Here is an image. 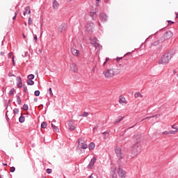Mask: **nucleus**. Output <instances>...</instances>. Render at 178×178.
Here are the masks:
<instances>
[{
	"instance_id": "f8f14e48",
	"label": "nucleus",
	"mask_w": 178,
	"mask_h": 178,
	"mask_svg": "<svg viewBox=\"0 0 178 178\" xmlns=\"http://www.w3.org/2000/svg\"><path fill=\"white\" fill-rule=\"evenodd\" d=\"M71 52L74 56H76V58H79L80 56V51L76 49L71 48Z\"/></svg>"
},
{
	"instance_id": "c85d7f7f",
	"label": "nucleus",
	"mask_w": 178,
	"mask_h": 178,
	"mask_svg": "<svg viewBox=\"0 0 178 178\" xmlns=\"http://www.w3.org/2000/svg\"><path fill=\"white\" fill-rule=\"evenodd\" d=\"M23 109H24V111H29V105L24 104Z\"/></svg>"
},
{
	"instance_id": "49530a36",
	"label": "nucleus",
	"mask_w": 178,
	"mask_h": 178,
	"mask_svg": "<svg viewBox=\"0 0 178 178\" xmlns=\"http://www.w3.org/2000/svg\"><path fill=\"white\" fill-rule=\"evenodd\" d=\"M162 134L168 135V134H169V131H163V132L162 133Z\"/></svg>"
},
{
	"instance_id": "a19ab883",
	"label": "nucleus",
	"mask_w": 178,
	"mask_h": 178,
	"mask_svg": "<svg viewBox=\"0 0 178 178\" xmlns=\"http://www.w3.org/2000/svg\"><path fill=\"white\" fill-rule=\"evenodd\" d=\"M47 173H48L49 175H50V173H52V170L51 169H47Z\"/></svg>"
},
{
	"instance_id": "cd10ccee",
	"label": "nucleus",
	"mask_w": 178,
	"mask_h": 178,
	"mask_svg": "<svg viewBox=\"0 0 178 178\" xmlns=\"http://www.w3.org/2000/svg\"><path fill=\"white\" fill-rule=\"evenodd\" d=\"M28 80H33L34 79V74L28 75Z\"/></svg>"
},
{
	"instance_id": "7c9ffc66",
	"label": "nucleus",
	"mask_w": 178,
	"mask_h": 178,
	"mask_svg": "<svg viewBox=\"0 0 178 178\" xmlns=\"http://www.w3.org/2000/svg\"><path fill=\"white\" fill-rule=\"evenodd\" d=\"M90 42L91 44H92V45H94L95 43L97 42V38H94L93 40H91Z\"/></svg>"
},
{
	"instance_id": "c03bdc74",
	"label": "nucleus",
	"mask_w": 178,
	"mask_h": 178,
	"mask_svg": "<svg viewBox=\"0 0 178 178\" xmlns=\"http://www.w3.org/2000/svg\"><path fill=\"white\" fill-rule=\"evenodd\" d=\"M15 92V90H10V92H9V95H13V93Z\"/></svg>"
},
{
	"instance_id": "a18cd8bd",
	"label": "nucleus",
	"mask_w": 178,
	"mask_h": 178,
	"mask_svg": "<svg viewBox=\"0 0 178 178\" xmlns=\"http://www.w3.org/2000/svg\"><path fill=\"white\" fill-rule=\"evenodd\" d=\"M152 118H156V115H154V116H150V117H147L145 119H151Z\"/></svg>"
},
{
	"instance_id": "393cba45",
	"label": "nucleus",
	"mask_w": 178,
	"mask_h": 178,
	"mask_svg": "<svg viewBox=\"0 0 178 178\" xmlns=\"http://www.w3.org/2000/svg\"><path fill=\"white\" fill-rule=\"evenodd\" d=\"M24 116H20L19 118V123H24Z\"/></svg>"
},
{
	"instance_id": "2eb2a0df",
	"label": "nucleus",
	"mask_w": 178,
	"mask_h": 178,
	"mask_svg": "<svg viewBox=\"0 0 178 178\" xmlns=\"http://www.w3.org/2000/svg\"><path fill=\"white\" fill-rule=\"evenodd\" d=\"M119 103L121 105H126L127 104V100H126V98H124V97L120 95L119 98Z\"/></svg>"
},
{
	"instance_id": "680f3d73",
	"label": "nucleus",
	"mask_w": 178,
	"mask_h": 178,
	"mask_svg": "<svg viewBox=\"0 0 178 178\" xmlns=\"http://www.w3.org/2000/svg\"><path fill=\"white\" fill-rule=\"evenodd\" d=\"M88 178H94L92 175H90Z\"/></svg>"
},
{
	"instance_id": "603ef678",
	"label": "nucleus",
	"mask_w": 178,
	"mask_h": 178,
	"mask_svg": "<svg viewBox=\"0 0 178 178\" xmlns=\"http://www.w3.org/2000/svg\"><path fill=\"white\" fill-rule=\"evenodd\" d=\"M8 76H10V77H12V76H15L14 74H12V73H9L8 74Z\"/></svg>"
},
{
	"instance_id": "f704fd0d",
	"label": "nucleus",
	"mask_w": 178,
	"mask_h": 178,
	"mask_svg": "<svg viewBox=\"0 0 178 178\" xmlns=\"http://www.w3.org/2000/svg\"><path fill=\"white\" fill-rule=\"evenodd\" d=\"M103 134H104L105 138H108V137H109V134L107 132H103Z\"/></svg>"
},
{
	"instance_id": "b1692460",
	"label": "nucleus",
	"mask_w": 178,
	"mask_h": 178,
	"mask_svg": "<svg viewBox=\"0 0 178 178\" xmlns=\"http://www.w3.org/2000/svg\"><path fill=\"white\" fill-rule=\"evenodd\" d=\"M51 127L53 128V130H54V131H59V128L54 125V124L52 123H51Z\"/></svg>"
},
{
	"instance_id": "9d476101",
	"label": "nucleus",
	"mask_w": 178,
	"mask_h": 178,
	"mask_svg": "<svg viewBox=\"0 0 178 178\" xmlns=\"http://www.w3.org/2000/svg\"><path fill=\"white\" fill-rule=\"evenodd\" d=\"M70 69L73 73H77V72H79V68H77V65L74 63L70 65Z\"/></svg>"
},
{
	"instance_id": "2f4dec72",
	"label": "nucleus",
	"mask_w": 178,
	"mask_h": 178,
	"mask_svg": "<svg viewBox=\"0 0 178 178\" xmlns=\"http://www.w3.org/2000/svg\"><path fill=\"white\" fill-rule=\"evenodd\" d=\"M13 113H15V115H17V113H19L18 108H14Z\"/></svg>"
},
{
	"instance_id": "6e6d98bb",
	"label": "nucleus",
	"mask_w": 178,
	"mask_h": 178,
	"mask_svg": "<svg viewBox=\"0 0 178 178\" xmlns=\"http://www.w3.org/2000/svg\"><path fill=\"white\" fill-rule=\"evenodd\" d=\"M13 55V53H10L8 57L10 58V56Z\"/></svg>"
},
{
	"instance_id": "9b49d317",
	"label": "nucleus",
	"mask_w": 178,
	"mask_h": 178,
	"mask_svg": "<svg viewBox=\"0 0 178 178\" xmlns=\"http://www.w3.org/2000/svg\"><path fill=\"white\" fill-rule=\"evenodd\" d=\"M66 29H67V25H66V24H63L58 27V33H63L66 31Z\"/></svg>"
},
{
	"instance_id": "c9c22d12",
	"label": "nucleus",
	"mask_w": 178,
	"mask_h": 178,
	"mask_svg": "<svg viewBox=\"0 0 178 178\" xmlns=\"http://www.w3.org/2000/svg\"><path fill=\"white\" fill-rule=\"evenodd\" d=\"M82 116H83V118H87V116H88V113L84 112V113H83Z\"/></svg>"
},
{
	"instance_id": "4d7b16f0",
	"label": "nucleus",
	"mask_w": 178,
	"mask_h": 178,
	"mask_svg": "<svg viewBox=\"0 0 178 178\" xmlns=\"http://www.w3.org/2000/svg\"><path fill=\"white\" fill-rule=\"evenodd\" d=\"M120 59H122V57L121 58H117V60H120Z\"/></svg>"
},
{
	"instance_id": "5701e85b",
	"label": "nucleus",
	"mask_w": 178,
	"mask_h": 178,
	"mask_svg": "<svg viewBox=\"0 0 178 178\" xmlns=\"http://www.w3.org/2000/svg\"><path fill=\"white\" fill-rule=\"evenodd\" d=\"M135 98H143V95L140 92L135 93Z\"/></svg>"
},
{
	"instance_id": "79ce46f5",
	"label": "nucleus",
	"mask_w": 178,
	"mask_h": 178,
	"mask_svg": "<svg viewBox=\"0 0 178 178\" xmlns=\"http://www.w3.org/2000/svg\"><path fill=\"white\" fill-rule=\"evenodd\" d=\"M172 129H174L175 131H178V127H176L175 125H172Z\"/></svg>"
},
{
	"instance_id": "bf43d9fd",
	"label": "nucleus",
	"mask_w": 178,
	"mask_h": 178,
	"mask_svg": "<svg viewBox=\"0 0 178 178\" xmlns=\"http://www.w3.org/2000/svg\"><path fill=\"white\" fill-rule=\"evenodd\" d=\"M175 15H176V19H177V17H178V14L176 13Z\"/></svg>"
},
{
	"instance_id": "864d4df0",
	"label": "nucleus",
	"mask_w": 178,
	"mask_h": 178,
	"mask_svg": "<svg viewBox=\"0 0 178 178\" xmlns=\"http://www.w3.org/2000/svg\"><path fill=\"white\" fill-rule=\"evenodd\" d=\"M168 23H170V24H173V23H175V22H172V21H168Z\"/></svg>"
},
{
	"instance_id": "7ed1b4c3",
	"label": "nucleus",
	"mask_w": 178,
	"mask_h": 178,
	"mask_svg": "<svg viewBox=\"0 0 178 178\" xmlns=\"http://www.w3.org/2000/svg\"><path fill=\"white\" fill-rule=\"evenodd\" d=\"M170 59H172V54L167 52L163 56L162 58L159 60V63L160 65H166L170 61Z\"/></svg>"
},
{
	"instance_id": "423d86ee",
	"label": "nucleus",
	"mask_w": 178,
	"mask_h": 178,
	"mask_svg": "<svg viewBox=\"0 0 178 178\" xmlns=\"http://www.w3.org/2000/svg\"><path fill=\"white\" fill-rule=\"evenodd\" d=\"M78 146L77 148L78 149H87V148H88V145H87V143H86V140H83V139H79L78 140Z\"/></svg>"
},
{
	"instance_id": "473e14b6",
	"label": "nucleus",
	"mask_w": 178,
	"mask_h": 178,
	"mask_svg": "<svg viewBox=\"0 0 178 178\" xmlns=\"http://www.w3.org/2000/svg\"><path fill=\"white\" fill-rule=\"evenodd\" d=\"M169 134H176L177 133V131H169Z\"/></svg>"
},
{
	"instance_id": "1a4fd4ad",
	"label": "nucleus",
	"mask_w": 178,
	"mask_h": 178,
	"mask_svg": "<svg viewBox=\"0 0 178 178\" xmlns=\"http://www.w3.org/2000/svg\"><path fill=\"white\" fill-rule=\"evenodd\" d=\"M94 27H95V24L93 22H89L86 25V30L92 33V31H94Z\"/></svg>"
},
{
	"instance_id": "13d9d810",
	"label": "nucleus",
	"mask_w": 178,
	"mask_h": 178,
	"mask_svg": "<svg viewBox=\"0 0 178 178\" xmlns=\"http://www.w3.org/2000/svg\"><path fill=\"white\" fill-rule=\"evenodd\" d=\"M3 166H8V164H6V163H3Z\"/></svg>"
},
{
	"instance_id": "f3484780",
	"label": "nucleus",
	"mask_w": 178,
	"mask_h": 178,
	"mask_svg": "<svg viewBox=\"0 0 178 178\" xmlns=\"http://www.w3.org/2000/svg\"><path fill=\"white\" fill-rule=\"evenodd\" d=\"M100 20H102V22H106V15L104 13L100 14Z\"/></svg>"
},
{
	"instance_id": "aec40b11",
	"label": "nucleus",
	"mask_w": 178,
	"mask_h": 178,
	"mask_svg": "<svg viewBox=\"0 0 178 178\" xmlns=\"http://www.w3.org/2000/svg\"><path fill=\"white\" fill-rule=\"evenodd\" d=\"M162 42H161V38H160L157 42H154L153 43H152V45L153 47H156V45H159V44H162Z\"/></svg>"
},
{
	"instance_id": "6e6552de",
	"label": "nucleus",
	"mask_w": 178,
	"mask_h": 178,
	"mask_svg": "<svg viewBox=\"0 0 178 178\" xmlns=\"http://www.w3.org/2000/svg\"><path fill=\"white\" fill-rule=\"evenodd\" d=\"M17 81H18V83L17 84L18 88H23L24 90L27 89V86H26V85H23L22 83V78L20 76L17 77Z\"/></svg>"
},
{
	"instance_id": "f257e3e1",
	"label": "nucleus",
	"mask_w": 178,
	"mask_h": 178,
	"mask_svg": "<svg viewBox=\"0 0 178 178\" xmlns=\"http://www.w3.org/2000/svg\"><path fill=\"white\" fill-rule=\"evenodd\" d=\"M105 79H113L115 76L120 74V70L119 68L111 67L103 72Z\"/></svg>"
},
{
	"instance_id": "ddd939ff",
	"label": "nucleus",
	"mask_w": 178,
	"mask_h": 178,
	"mask_svg": "<svg viewBox=\"0 0 178 178\" xmlns=\"http://www.w3.org/2000/svg\"><path fill=\"white\" fill-rule=\"evenodd\" d=\"M95 162H97V158L92 157V159L90 160V163L88 165V168L92 169V168H94V165H95Z\"/></svg>"
},
{
	"instance_id": "4be33fe9",
	"label": "nucleus",
	"mask_w": 178,
	"mask_h": 178,
	"mask_svg": "<svg viewBox=\"0 0 178 178\" xmlns=\"http://www.w3.org/2000/svg\"><path fill=\"white\" fill-rule=\"evenodd\" d=\"M26 83H27L28 86H33L34 85V82L31 79H27Z\"/></svg>"
},
{
	"instance_id": "4468645a",
	"label": "nucleus",
	"mask_w": 178,
	"mask_h": 178,
	"mask_svg": "<svg viewBox=\"0 0 178 178\" xmlns=\"http://www.w3.org/2000/svg\"><path fill=\"white\" fill-rule=\"evenodd\" d=\"M68 129L71 131H73L76 129V127L74 126V122L73 121H69L67 123Z\"/></svg>"
},
{
	"instance_id": "412c9836",
	"label": "nucleus",
	"mask_w": 178,
	"mask_h": 178,
	"mask_svg": "<svg viewBox=\"0 0 178 178\" xmlns=\"http://www.w3.org/2000/svg\"><path fill=\"white\" fill-rule=\"evenodd\" d=\"M89 149H94L95 148V144L94 143H90L88 146Z\"/></svg>"
},
{
	"instance_id": "dca6fc26",
	"label": "nucleus",
	"mask_w": 178,
	"mask_h": 178,
	"mask_svg": "<svg viewBox=\"0 0 178 178\" xmlns=\"http://www.w3.org/2000/svg\"><path fill=\"white\" fill-rule=\"evenodd\" d=\"M27 12L29 15H31V10H30V7L29 6L25 7V10L24 11V13H23L24 16H26V13H27Z\"/></svg>"
},
{
	"instance_id": "a211bd4d",
	"label": "nucleus",
	"mask_w": 178,
	"mask_h": 178,
	"mask_svg": "<svg viewBox=\"0 0 178 178\" xmlns=\"http://www.w3.org/2000/svg\"><path fill=\"white\" fill-rule=\"evenodd\" d=\"M53 8L54 9H58V8H59V3H58V1H56V0H54L53 1Z\"/></svg>"
},
{
	"instance_id": "39448f33",
	"label": "nucleus",
	"mask_w": 178,
	"mask_h": 178,
	"mask_svg": "<svg viewBox=\"0 0 178 178\" xmlns=\"http://www.w3.org/2000/svg\"><path fill=\"white\" fill-rule=\"evenodd\" d=\"M172 37H173V32L168 31L164 33L163 36L160 38V42H163L164 41H165V40H170Z\"/></svg>"
},
{
	"instance_id": "37998d69",
	"label": "nucleus",
	"mask_w": 178,
	"mask_h": 178,
	"mask_svg": "<svg viewBox=\"0 0 178 178\" xmlns=\"http://www.w3.org/2000/svg\"><path fill=\"white\" fill-rule=\"evenodd\" d=\"M108 61H109V58H106V60L104 63L103 65L105 66L106 65V63L108 62Z\"/></svg>"
},
{
	"instance_id": "69168bd1",
	"label": "nucleus",
	"mask_w": 178,
	"mask_h": 178,
	"mask_svg": "<svg viewBox=\"0 0 178 178\" xmlns=\"http://www.w3.org/2000/svg\"><path fill=\"white\" fill-rule=\"evenodd\" d=\"M99 26H101V23H99Z\"/></svg>"
},
{
	"instance_id": "8fccbe9b",
	"label": "nucleus",
	"mask_w": 178,
	"mask_h": 178,
	"mask_svg": "<svg viewBox=\"0 0 178 178\" xmlns=\"http://www.w3.org/2000/svg\"><path fill=\"white\" fill-rule=\"evenodd\" d=\"M17 13H15V15L13 17V20H16V16H17Z\"/></svg>"
},
{
	"instance_id": "4c0bfd02",
	"label": "nucleus",
	"mask_w": 178,
	"mask_h": 178,
	"mask_svg": "<svg viewBox=\"0 0 178 178\" xmlns=\"http://www.w3.org/2000/svg\"><path fill=\"white\" fill-rule=\"evenodd\" d=\"M94 45V47H95V48H99V43H97V42H96V43H95V44H93Z\"/></svg>"
},
{
	"instance_id": "e433bc0d",
	"label": "nucleus",
	"mask_w": 178,
	"mask_h": 178,
	"mask_svg": "<svg viewBox=\"0 0 178 178\" xmlns=\"http://www.w3.org/2000/svg\"><path fill=\"white\" fill-rule=\"evenodd\" d=\"M33 24V21L31 20V17H29L28 24L31 25V24Z\"/></svg>"
},
{
	"instance_id": "ea45409f",
	"label": "nucleus",
	"mask_w": 178,
	"mask_h": 178,
	"mask_svg": "<svg viewBox=\"0 0 178 178\" xmlns=\"http://www.w3.org/2000/svg\"><path fill=\"white\" fill-rule=\"evenodd\" d=\"M10 172L12 173H13V172H15V170H16V168L15 167H11L10 169Z\"/></svg>"
},
{
	"instance_id": "3c124183",
	"label": "nucleus",
	"mask_w": 178,
	"mask_h": 178,
	"mask_svg": "<svg viewBox=\"0 0 178 178\" xmlns=\"http://www.w3.org/2000/svg\"><path fill=\"white\" fill-rule=\"evenodd\" d=\"M96 5H99V0H96Z\"/></svg>"
},
{
	"instance_id": "052dcab7",
	"label": "nucleus",
	"mask_w": 178,
	"mask_h": 178,
	"mask_svg": "<svg viewBox=\"0 0 178 178\" xmlns=\"http://www.w3.org/2000/svg\"><path fill=\"white\" fill-rule=\"evenodd\" d=\"M1 55H5V53L1 51Z\"/></svg>"
},
{
	"instance_id": "5fc2aeb1",
	"label": "nucleus",
	"mask_w": 178,
	"mask_h": 178,
	"mask_svg": "<svg viewBox=\"0 0 178 178\" xmlns=\"http://www.w3.org/2000/svg\"><path fill=\"white\" fill-rule=\"evenodd\" d=\"M37 101H38V99L35 98V99H34V102H37Z\"/></svg>"
},
{
	"instance_id": "0e129e2a",
	"label": "nucleus",
	"mask_w": 178,
	"mask_h": 178,
	"mask_svg": "<svg viewBox=\"0 0 178 178\" xmlns=\"http://www.w3.org/2000/svg\"><path fill=\"white\" fill-rule=\"evenodd\" d=\"M0 178H3V177H2V175H0Z\"/></svg>"
},
{
	"instance_id": "09e8293b",
	"label": "nucleus",
	"mask_w": 178,
	"mask_h": 178,
	"mask_svg": "<svg viewBox=\"0 0 178 178\" xmlns=\"http://www.w3.org/2000/svg\"><path fill=\"white\" fill-rule=\"evenodd\" d=\"M13 65L15 66V56L13 57Z\"/></svg>"
},
{
	"instance_id": "f03ea898",
	"label": "nucleus",
	"mask_w": 178,
	"mask_h": 178,
	"mask_svg": "<svg viewBox=\"0 0 178 178\" xmlns=\"http://www.w3.org/2000/svg\"><path fill=\"white\" fill-rule=\"evenodd\" d=\"M112 178H125L126 177V172L123 170V169L119 167L118 169H115L112 173Z\"/></svg>"
},
{
	"instance_id": "774afa93",
	"label": "nucleus",
	"mask_w": 178,
	"mask_h": 178,
	"mask_svg": "<svg viewBox=\"0 0 178 178\" xmlns=\"http://www.w3.org/2000/svg\"><path fill=\"white\" fill-rule=\"evenodd\" d=\"M49 90H51V88H50Z\"/></svg>"
},
{
	"instance_id": "a878e982",
	"label": "nucleus",
	"mask_w": 178,
	"mask_h": 178,
	"mask_svg": "<svg viewBox=\"0 0 178 178\" xmlns=\"http://www.w3.org/2000/svg\"><path fill=\"white\" fill-rule=\"evenodd\" d=\"M41 127H42V129H46L47 128V122H42Z\"/></svg>"
},
{
	"instance_id": "de8ad7c7",
	"label": "nucleus",
	"mask_w": 178,
	"mask_h": 178,
	"mask_svg": "<svg viewBox=\"0 0 178 178\" xmlns=\"http://www.w3.org/2000/svg\"><path fill=\"white\" fill-rule=\"evenodd\" d=\"M33 40H35V42H37V40H38L37 35H35L33 37Z\"/></svg>"
},
{
	"instance_id": "e2e57ef3",
	"label": "nucleus",
	"mask_w": 178,
	"mask_h": 178,
	"mask_svg": "<svg viewBox=\"0 0 178 178\" xmlns=\"http://www.w3.org/2000/svg\"><path fill=\"white\" fill-rule=\"evenodd\" d=\"M23 38H26V35L23 34Z\"/></svg>"
},
{
	"instance_id": "6ab92c4d",
	"label": "nucleus",
	"mask_w": 178,
	"mask_h": 178,
	"mask_svg": "<svg viewBox=\"0 0 178 178\" xmlns=\"http://www.w3.org/2000/svg\"><path fill=\"white\" fill-rule=\"evenodd\" d=\"M90 16H91L92 19L93 20H96L97 19V13L95 12H90Z\"/></svg>"
},
{
	"instance_id": "72a5a7b5",
	"label": "nucleus",
	"mask_w": 178,
	"mask_h": 178,
	"mask_svg": "<svg viewBox=\"0 0 178 178\" xmlns=\"http://www.w3.org/2000/svg\"><path fill=\"white\" fill-rule=\"evenodd\" d=\"M35 97L40 96V90H35Z\"/></svg>"
},
{
	"instance_id": "bb28decb",
	"label": "nucleus",
	"mask_w": 178,
	"mask_h": 178,
	"mask_svg": "<svg viewBox=\"0 0 178 178\" xmlns=\"http://www.w3.org/2000/svg\"><path fill=\"white\" fill-rule=\"evenodd\" d=\"M17 102L19 105H20L22 104V99H20L19 96H17Z\"/></svg>"
},
{
	"instance_id": "20e7f679",
	"label": "nucleus",
	"mask_w": 178,
	"mask_h": 178,
	"mask_svg": "<svg viewBox=\"0 0 178 178\" xmlns=\"http://www.w3.org/2000/svg\"><path fill=\"white\" fill-rule=\"evenodd\" d=\"M140 152H141V147L140 146L138 143H136L132 147V157L134 158V156H137V155L140 154Z\"/></svg>"
},
{
	"instance_id": "58836bf2",
	"label": "nucleus",
	"mask_w": 178,
	"mask_h": 178,
	"mask_svg": "<svg viewBox=\"0 0 178 178\" xmlns=\"http://www.w3.org/2000/svg\"><path fill=\"white\" fill-rule=\"evenodd\" d=\"M47 94H49V95H54V94L52 93V90H47Z\"/></svg>"
},
{
	"instance_id": "c756f323",
	"label": "nucleus",
	"mask_w": 178,
	"mask_h": 178,
	"mask_svg": "<svg viewBox=\"0 0 178 178\" xmlns=\"http://www.w3.org/2000/svg\"><path fill=\"white\" fill-rule=\"evenodd\" d=\"M122 120H123V117L118 118L115 123H120V122H122Z\"/></svg>"
},
{
	"instance_id": "338daca9",
	"label": "nucleus",
	"mask_w": 178,
	"mask_h": 178,
	"mask_svg": "<svg viewBox=\"0 0 178 178\" xmlns=\"http://www.w3.org/2000/svg\"><path fill=\"white\" fill-rule=\"evenodd\" d=\"M145 119L142 120V122L144 121Z\"/></svg>"
},
{
	"instance_id": "0eeeda50",
	"label": "nucleus",
	"mask_w": 178,
	"mask_h": 178,
	"mask_svg": "<svg viewBox=\"0 0 178 178\" xmlns=\"http://www.w3.org/2000/svg\"><path fill=\"white\" fill-rule=\"evenodd\" d=\"M115 151L116 156L120 161L124 158V154L122 152L121 147H117Z\"/></svg>"
}]
</instances>
